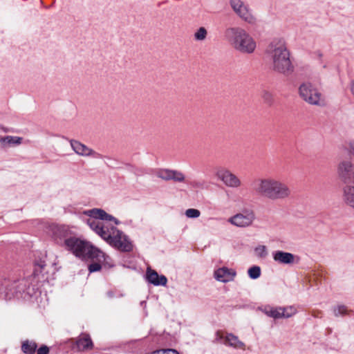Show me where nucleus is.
Wrapping results in <instances>:
<instances>
[{"label":"nucleus","instance_id":"f704fd0d","mask_svg":"<svg viewBox=\"0 0 354 354\" xmlns=\"http://www.w3.org/2000/svg\"><path fill=\"white\" fill-rule=\"evenodd\" d=\"M49 348L47 346L43 345L37 350V354H48Z\"/></svg>","mask_w":354,"mask_h":354},{"label":"nucleus","instance_id":"5701e85b","mask_svg":"<svg viewBox=\"0 0 354 354\" xmlns=\"http://www.w3.org/2000/svg\"><path fill=\"white\" fill-rule=\"evenodd\" d=\"M37 348V344L34 342L25 341L22 344L21 349L24 353L28 354L34 353Z\"/></svg>","mask_w":354,"mask_h":354},{"label":"nucleus","instance_id":"9b49d317","mask_svg":"<svg viewBox=\"0 0 354 354\" xmlns=\"http://www.w3.org/2000/svg\"><path fill=\"white\" fill-rule=\"evenodd\" d=\"M155 175L164 180H174L176 183H183L185 181V174L178 170L160 169L155 171Z\"/></svg>","mask_w":354,"mask_h":354},{"label":"nucleus","instance_id":"6ab92c4d","mask_svg":"<svg viewBox=\"0 0 354 354\" xmlns=\"http://www.w3.org/2000/svg\"><path fill=\"white\" fill-rule=\"evenodd\" d=\"M343 199L346 205L354 208V184L346 185L344 187Z\"/></svg>","mask_w":354,"mask_h":354},{"label":"nucleus","instance_id":"f257e3e1","mask_svg":"<svg viewBox=\"0 0 354 354\" xmlns=\"http://www.w3.org/2000/svg\"><path fill=\"white\" fill-rule=\"evenodd\" d=\"M84 214L90 218L87 220V224L91 230L106 241L110 245L121 252H131L133 250V244L129 236L123 232L113 226L104 225L102 221H113L115 225L120 222L112 215L107 214L102 209L93 208L84 212Z\"/></svg>","mask_w":354,"mask_h":354},{"label":"nucleus","instance_id":"393cba45","mask_svg":"<svg viewBox=\"0 0 354 354\" xmlns=\"http://www.w3.org/2000/svg\"><path fill=\"white\" fill-rule=\"evenodd\" d=\"M281 318H289L294 315L297 310L293 306L281 307Z\"/></svg>","mask_w":354,"mask_h":354},{"label":"nucleus","instance_id":"1a4fd4ad","mask_svg":"<svg viewBox=\"0 0 354 354\" xmlns=\"http://www.w3.org/2000/svg\"><path fill=\"white\" fill-rule=\"evenodd\" d=\"M254 219V212L252 209H246L230 217L227 222L238 227H246L250 226Z\"/></svg>","mask_w":354,"mask_h":354},{"label":"nucleus","instance_id":"f03ea898","mask_svg":"<svg viewBox=\"0 0 354 354\" xmlns=\"http://www.w3.org/2000/svg\"><path fill=\"white\" fill-rule=\"evenodd\" d=\"M47 233L57 244L71 252L77 257H88L101 259L104 257L101 250L89 242L75 237L68 225L50 224L47 227Z\"/></svg>","mask_w":354,"mask_h":354},{"label":"nucleus","instance_id":"a211bd4d","mask_svg":"<svg viewBox=\"0 0 354 354\" xmlns=\"http://www.w3.org/2000/svg\"><path fill=\"white\" fill-rule=\"evenodd\" d=\"M147 279L154 286H166L167 279L164 275H159L158 272L151 268L147 270Z\"/></svg>","mask_w":354,"mask_h":354},{"label":"nucleus","instance_id":"20e7f679","mask_svg":"<svg viewBox=\"0 0 354 354\" xmlns=\"http://www.w3.org/2000/svg\"><path fill=\"white\" fill-rule=\"evenodd\" d=\"M252 189L257 196L271 201L286 200L292 194L291 189L287 183L270 176L254 180Z\"/></svg>","mask_w":354,"mask_h":354},{"label":"nucleus","instance_id":"f3484780","mask_svg":"<svg viewBox=\"0 0 354 354\" xmlns=\"http://www.w3.org/2000/svg\"><path fill=\"white\" fill-rule=\"evenodd\" d=\"M75 347L78 351L91 350L93 347V344L90 335L86 333L81 334L76 339Z\"/></svg>","mask_w":354,"mask_h":354},{"label":"nucleus","instance_id":"ddd939ff","mask_svg":"<svg viewBox=\"0 0 354 354\" xmlns=\"http://www.w3.org/2000/svg\"><path fill=\"white\" fill-rule=\"evenodd\" d=\"M216 176L229 187L237 188L241 185V180L230 170L221 169L217 171Z\"/></svg>","mask_w":354,"mask_h":354},{"label":"nucleus","instance_id":"2eb2a0df","mask_svg":"<svg viewBox=\"0 0 354 354\" xmlns=\"http://www.w3.org/2000/svg\"><path fill=\"white\" fill-rule=\"evenodd\" d=\"M101 252L103 254V257L101 259H97V258H90L88 257H80L82 259H91L93 261H96L97 262L91 263L88 266V270L90 272H97L101 270L102 266L101 263H103L105 266L109 268L112 267L113 266L112 259L110 257L106 256L102 251Z\"/></svg>","mask_w":354,"mask_h":354},{"label":"nucleus","instance_id":"c85d7f7f","mask_svg":"<svg viewBox=\"0 0 354 354\" xmlns=\"http://www.w3.org/2000/svg\"><path fill=\"white\" fill-rule=\"evenodd\" d=\"M255 254L258 257L264 258L268 255L267 248L265 245H258L254 249Z\"/></svg>","mask_w":354,"mask_h":354},{"label":"nucleus","instance_id":"cd10ccee","mask_svg":"<svg viewBox=\"0 0 354 354\" xmlns=\"http://www.w3.org/2000/svg\"><path fill=\"white\" fill-rule=\"evenodd\" d=\"M248 273L251 279H256L261 275V268L259 266H252L248 269Z\"/></svg>","mask_w":354,"mask_h":354},{"label":"nucleus","instance_id":"e433bc0d","mask_svg":"<svg viewBox=\"0 0 354 354\" xmlns=\"http://www.w3.org/2000/svg\"><path fill=\"white\" fill-rule=\"evenodd\" d=\"M107 295H108V297H111H111H113V292L112 291H109V292H107Z\"/></svg>","mask_w":354,"mask_h":354},{"label":"nucleus","instance_id":"b1692460","mask_svg":"<svg viewBox=\"0 0 354 354\" xmlns=\"http://www.w3.org/2000/svg\"><path fill=\"white\" fill-rule=\"evenodd\" d=\"M350 312L345 305H337L333 308V314L335 317L348 315Z\"/></svg>","mask_w":354,"mask_h":354},{"label":"nucleus","instance_id":"6e6552de","mask_svg":"<svg viewBox=\"0 0 354 354\" xmlns=\"http://www.w3.org/2000/svg\"><path fill=\"white\" fill-rule=\"evenodd\" d=\"M337 174L344 183L354 184V162L350 159L341 160L337 166Z\"/></svg>","mask_w":354,"mask_h":354},{"label":"nucleus","instance_id":"c9c22d12","mask_svg":"<svg viewBox=\"0 0 354 354\" xmlns=\"http://www.w3.org/2000/svg\"><path fill=\"white\" fill-rule=\"evenodd\" d=\"M351 91L354 97V81H352L351 83Z\"/></svg>","mask_w":354,"mask_h":354},{"label":"nucleus","instance_id":"9d476101","mask_svg":"<svg viewBox=\"0 0 354 354\" xmlns=\"http://www.w3.org/2000/svg\"><path fill=\"white\" fill-rule=\"evenodd\" d=\"M5 290L0 291V297L5 299H10L15 297L18 296L22 291L24 290L25 284L24 281H17L9 283L5 282Z\"/></svg>","mask_w":354,"mask_h":354},{"label":"nucleus","instance_id":"4468645a","mask_svg":"<svg viewBox=\"0 0 354 354\" xmlns=\"http://www.w3.org/2000/svg\"><path fill=\"white\" fill-rule=\"evenodd\" d=\"M236 275L235 270L228 268L227 267L223 266L214 270V278L223 283H227L232 281Z\"/></svg>","mask_w":354,"mask_h":354},{"label":"nucleus","instance_id":"aec40b11","mask_svg":"<svg viewBox=\"0 0 354 354\" xmlns=\"http://www.w3.org/2000/svg\"><path fill=\"white\" fill-rule=\"evenodd\" d=\"M22 142V138L18 136H6L0 138V145L3 147L19 145Z\"/></svg>","mask_w":354,"mask_h":354},{"label":"nucleus","instance_id":"412c9836","mask_svg":"<svg viewBox=\"0 0 354 354\" xmlns=\"http://www.w3.org/2000/svg\"><path fill=\"white\" fill-rule=\"evenodd\" d=\"M223 343L225 345L232 346L235 348H243L244 344L239 341L238 337L232 334H227L224 337Z\"/></svg>","mask_w":354,"mask_h":354},{"label":"nucleus","instance_id":"a878e982","mask_svg":"<svg viewBox=\"0 0 354 354\" xmlns=\"http://www.w3.org/2000/svg\"><path fill=\"white\" fill-rule=\"evenodd\" d=\"M207 35V30L204 27H201L194 33V39L196 41H203L206 39Z\"/></svg>","mask_w":354,"mask_h":354},{"label":"nucleus","instance_id":"473e14b6","mask_svg":"<svg viewBox=\"0 0 354 354\" xmlns=\"http://www.w3.org/2000/svg\"><path fill=\"white\" fill-rule=\"evenodd\" d=\"M189 184L191 186V187H192L194 189H203L204 188V183L202 181L194 180L189 182Z\"/></svg>","mask_w":354,"mask_h":354},{"label":"nucleus","instance_id":"2f4dec72","mask_svg":"<svg viewBox=\"0 0 354 354\" xmlns=\"http://www.w3.org/2000/svg\"><path fill=\"white\" fill-rule=\"evenodd\" d=\"M153 354H179L177 351L171 348L160 349L153 352Z\"/></svg>","mask_w":354,"mask_h":354},{"label":"nucleus","instance_id":"c756f323","mask_svg":"<svg viewBox=\"0 0 354 354\" xmlns=\"http://www.w3.org/2000/svg\"><path fill=\"white\" fill-rule=\"evenodd\" d=\"M201 212L197 209L190 208L185 211V216L188 218H196L199 217Z\"/></svg>","mask_w":354,"mask_h":354},{"label":"nucleus","instance_id":"bb28decb","mask_svg":"<svg viewBox=\"0 0 354 354\" xmlns=\"http://www.w3.org/2000/svg\"><path fill=\"white\" fill-rule=\"evenodd\" d=\"M46 267L45 261L43 260H40L39 261H37L35 263V268L33 271V275L35 277L39 276Z\"/></svg>","mask_w":354,"mask_h":354},{"label":"nucleus","instance_id":"39448f33","mask_svg":"<svg viewBox=\"0 0 354 354\" xmlns=\"http://www.w3.org/2000/svg\"><path fill=\"white\" fill-rule=\"evenodd\" d=\"M225 37L234 49L241 53L252 54L256 50L255 39L241 27L227 28L225 31Z\"/></svg>","mask_w":354,"mask_h":354},{"label":"nucleus","instance_id":"4c0bfd02","mask_svg":"<svg viewBox=\"0 0 354 354\" xmlns=\"http://www.w3.org/2000/svg\"><path fill=\"white\" fill-rule=\"evenodd\" d=\"M151 354H153V353H152Z\"/></svg>","mask_w":354,"mask_h":354},{"label":"nucleus","instance_id":"4be33fe9","mask_svg":"<svg viewBox=\"0 0 354 354\" xmlns=\"http://www.w3.org/2000/svg\"><path fill=\"white\" fill-rule=\"evenodd\" d=\"M260 310L264 314H266L267 316H268L270 317H272L274 319L281 318V307L274 308L270 306H266L263 308H261Z\"/></svg>","mask_w":354,"mask_h":354},{"label":"nucleus","instance_id":"f8f14e48","mask_svg":"<svg viewBox=\"0 0 354 354\" xmlns=\"http://www.w3.org/2000/svg\"><path fill=\"white\" fill-rule=\"evenodd\" d=\"M71 147L75 153L78 156L84 157H93L95 158H101L102 155L92 149L89 148L84 144L80 142L78 140H71Z\"/></svg>","mask_w":354,"mask_h":354},{"label":"nucleus","instance_id":"423d86ee","mask_svg":"<svg viewBox=\"0 0 354 354\" xmlns=\"http://www.w3.org/2000/svg\"><path fill=\"white\" fill-rule=\"evenodd\" d=\"M301 98L311 105L322 106L325 104V100L321 92L311 83H303L299 88Z\"/></svg>","mask_w":354,"mask_h":354},{"label":"nucleus","instance_id":"0eeeda50","mask_svg":"<svg viewBox=\"0 0 354 354\" xmlns=\"http://www.w3.org/2000/svg\"><path fill=\"white\" fill-rule=\"evenodd\" d=\"M230 5L241 20L250 25L256 24L257 17L248 4L242 0H230Z\"/></svg>","mask_w":354,"mask_h":354},{"label":"nucleus","instance_id":"7c9ffc66","mask_svg":"<svg viewBox=\"0 0 354 354\" xmlns=\"http://www.w3.org/2000/svg\"><path fill=\"white\" fill-rule=\"evenodd\" d=\"M261 97L264 102L267 104H270L272 102L273 98L272 93L266 90L263 91L261 93Z\"/></svg>","mask_w":354,"mask_h":354},{"label":"nucleus","instance_id":"7ed1b4c3","mask_svg":"<svg viewBox=\"0 0 354 354\" xmlns=\"http://www.w3.org/2000/svg\"><path fill=\"white\" fill-rule=\"evenodd\" d=\"M266 53L270 59V68L273 71L283 75H289L293 72L294 66L290 60V53L284 39H274L268 44Z\"/></svg>","mask_w":354,"mask_h":354},{"label":"nucleus","instance_id":"dca6fc26","mask_svg":"<svg viewBox=\"0 0 354 354\" xmlns=\"http://www.w3.org/2000/svg\"><path fill=\"white\" fill-rule=\"evenodd\" d=\"M272 258L277 263L291 265L295 263L296 256L290 252L276 250L272 252Z\"/></svg>","mask_w":354,"mask_h":354},{"label":"nucleus","instance_id":"72a5a7b5","mask_svg":"<svg viewBox=\"0 0 354 354\" xmlns=\"http://www.w3.org/2000/svg\"><path fill=\"white\" fill-rule=\"evenodd\" d=\"M345 150L354 158V141H350L346 144Z\"/></svg>","mask_w":354,"mask_h":354}]
</instances>
